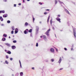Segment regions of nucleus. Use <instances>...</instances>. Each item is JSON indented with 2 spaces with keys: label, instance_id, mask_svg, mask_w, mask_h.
I'll return each instance as SVG.
<instances>
[{
  "label": "nucleus",
  "instance_id": "obj_51",
  "mask_svg": "<svg viewBox=\"0 0 76 76\" xmlns=\"http://www.w3.org/2000/svg\"><path fill=\"white\" fill-rule=\"evenodd\" d=\"M16 75H17V76H18V75H19V74L18 73H17L16 74Z\"/></svg>",
  "mask_w": 76,
  "mask_h": 76
},
{
  "label": "nucleus",
  "instance_id": "obj_8",
  "mask_svg": "<svg viewBox=\"0 0 76 76\" xmlns=\"http://www.w3.org/2000/svg\"><path fill=\"white\" fill-rule=\"evenodd\" d=\"M36 32H38V30H39V27L38 26H36Z\"/></svg>",
  "mask_w": 76,
  "mask_h": 76
},
{
  "label": "nucleus",
  "instance_id": "obj_38",
  "mask_svg": "<svg viewBox=\"0 0 76 76\" xmlns=\"http://www.w3.org/2000/svg\"><path fill=\"white\" fill-rule=\"evenodd\" d=\"M44 15H47V12H45L44 13Z\"/></svg>",
  "mask_w": 76,
  "mask_h": 76
},
{
  "label": "nucleus",
  "instance_id": "obj_53",
  "mask_svg": "<svg viewBox=\"0 0 76 76\" xmlns=\"http://www.w3.org/2000/svg\"><path fill=\"white\" fill-rule=\"evenodd\" d=\"M7 1L6 0H4V1H5V2H6V1Z\"/></svg>",
  "mask_w": 76,
  "mask_h": 76
},
{
  "label": "nucleus",
  "instance_id": "obj_41",
  "mask_svg": "<svg viewBox=\"0 0 76 76\" xmlns=\"http://www.w3.org/2000/svg\"><path fill=\"white\" fill-rule=\"evenodd\" d=\"M6 58H9V57H8V56H6Z\"/></svg>",
  "mask_w": 76,
  "mask_h": 76
},
{
  "label": "nucleus",
  "instance_id": "obj_42",
  "mask_svg": "<svg viewBox=\"0 0 76 76\" xmlns=\"http://www.w3.org/2000/svg\"><path fill=\"white\" fill-rule=\"evenodd\" d=\"M15 31H18V29L17 28H15Z\"/></svg>",
  "mask_w": 76,
  "mask_h": 76
},
{
  "label": "nucleus",
  "instance_id": "obj_57",
  "mask_svg": "<svg viewBox=\"0 0 76 76\" xmlns=\"http://www.w3.org/2000/svg\"><path fill=\"white\" fill-rule=\"evenodd\" d=\"M40 38H42V36H40Z\"/></svg>",
  "mask_w": 76,
  "mask_h": 76
},
{
  "label": "nucleus",
  "instance_id": "obj_14",
  "mask_svg": "<svg viewBox=\"0 0 76 76\" xmlns=\"http://www.w3.org/2000/svg\"><path fill=\"white\" fill-rule=\"evenodd\" d=\"M19 63L20 64V66L21 68H22V64H21V62H20V61H19Z\"/></svg>",
  "mask_w": 76,
  "mask_h": 76
},
{
  "label": "nucleus",
  "instance_id": "obj_16",
  "mask_svg": "<svg viewBox=\"0 0 76 76\" xmlns=\"http://www.w3.org/2000/svg\"><path fill=\"white\" fill-rule=\"evenodd\" d=\"M2 40L3 41H6V38L4 37L2 38Z\"/></svg>",
  "mask_w": 76,
  "mask_h": 76
},
{
  "label": "nucleus",
  "instance_id": "obj_33",
  "mask_svg": "<svg viewBox=\"0 0 76 76\" xmlns=\"http://www.w3.org/2000/svg\"><path fill=\"white\" fill-rule=\"evenodd\" d=\"M18 31L16 30H15V34H17V33H18Z\"/></svg>",
  "mask_w": 76,
  "mask_h": 76
},
{
  "label": "nucleus",
  "instance_id": "obj_13",
  "mask_svg": "<svg viewBox=\"0 0 76 76\" xmlns=\"http://www.w3.org/2000/svg\"><path fill=\"white\" fill-rule=\"evenodd\" d=\"M4 11L3 10V11H0V13H5Z\"/></svg>",
  "mask_w": 76,
  "mask_h": 76
},
{
  "label": "nucleus",
  "instance_id": "obj_39",
  "mask_svg": "<svg viewBox=\"0 0 76 76\" xmlns=\"http://www.w3.org/2000/svg\"><path fill=\"white\" fill-rule=\"evenodd\" d=\"M63 68H61L60 69H59V70H63Z\"/></svg>",
  "mask_w": 76,
  "mask_h": 76
},
{
  "label": "nucleus",
  "instance_id": "obj_50",
  "mask_svg": "<svg viewBox=\"0 0 76 76\" xmlns=\"http://www.w3.org/2000/svg\"><path fill=\"white\" fill-rule=\"evenodd\" d=\"M18 5L20 6V5H21V3H20L19 4H18Z\"/></svg>",
  "mask_w": 76,
  "mask_h": 76
},
{
  "label": "nucleus",
  "instance_id": "obj_60",
  "mask_svg": "<svg viewBox=\"0 0 76 76\" xmlns=\"http://www.w3.org/2000/svg\"><path fill=\"white\" fill-rule=\"evenodd\" d=\"M23 2H25V0H23Z\"/></svg>",
  "mask_w": 76,
  "mask_h": 76
},
{
  "label": "nucleus",
  "instance_id": "obj_22",
  "mask_svg": "<svg viewBox=\"0 0 76 76\" xmlns=\"http://www.w3.org/2000/svg\"><path fill=\"white\" fill-rule=\"evenodd\" d=\"M32 29H30L29 31V32H32Z\"/></svg>",
  "mask_w": 76,
  "mask_h": 76
},
{
  "label": "nucleus",
  "instance_id": "obj_52",
  "mask_svg": "<svg viewBox=\"0 0 76 76\" xmlns=\"http://www.w3.org/2000/svg\"><path fill=\"white\" fill-rule=\"evenodd\" d=\"M53 30H54L55 29V28H54V27H53Z\"/></svg>",
  "mask_w": 76,
  "mask_h": 76
},
{
  "label": "nucleus",
  "instance_id": "obj_55",
  "mask_svg": "<svg viewBox=\"0 0 76 76\" xmlns=\"http://www.w3.org/2000/svg\"><path fill=\"white\" fill-rule=\"evenodd\" d=\"M5 52H6V53H7V50H5Z\"/></svg>",
  "mask_w": 76,
  "mask_h": 76
},
{
  "label": "nucleus",
  "instance_id": "obj_1",
  "mask_svg": "<svg viewBox=\"0 0 76 76\" xmlns=\"http://www.w3.org/2000/svg\"><path fill=\"white\" fill-rule=\"evenodd\" d=\"M76 29L75 28H74L73 29V35L74 36V37L75 38H76Z\"/></svg>",
  "mask_w": 76,
  "mask_h": 76
},
{
  "label": "nucleus",
  "instance_id": "obj_31",
  "mask_svg": "<svg viewBox=\"0 0 76 76\" xmlns=\"http://www.w3.org/2000/svg\"><path fill=\"white\" fill-rule=\"evenodd\" d=\"M25 25H26V26H27V25H28V23L26 22V23H25Z\"/></svg>",
  "mask_w": 76,
  "mask_h": 76
},
{
  "label": "nucleus",
  "instance_id": "obj_30",
  "mask_svg": "<svg viewBox=\"0 0 76 76\" xmlns=\"http://www.w3.org/2000/svg\"><path fill=\"white\" fill-rule=\"evenodd\" d=\"M3 36L4 37H7V34L5 35V34H4Z\"/></svg>",
  "mask_w": 76,
  "mask_h": 76
},
{
  "label": "nucleus",
  "instance_id": "obj_35",
  "mask_svg": "<svg viewBox=\"0 0 76 76\" xmlns=\"http://www.w3.org/2000/svg\"><path fill=\"white\" fill-rule=\"evenodd\" d=\"M33 22H34V20H35V18H34V17H33Z\"/></svg>",
  "mask_w": 76,
  "mask_h": 76
},
{
  "label": "nucleus",
  "instance_id": "obj_19",
  "mask_svg": "<svg viewBox=\"0 0 76 76\" xmlns=\"http://www.w3.org/2000/svg\"><path fill=\"white\" fill-rule=\"evenodd\" d=\"M50 61L51 62H54V59H51Z\"/></svg>",
  "mask_w": 76,
  "mask_h": 76
},
{
  "label": "nucleus",
  "instance_id": "obj_29",
  "mask_svg": "<svg viewBox=\"0 0 76 76\" xmlns=\"http://www.w3.org/2000/svg\"><path fill=\"white\" fill-rule=\"evenodd\" d=\"M67 23L68 25H70V21H68Z\"/></svg>",
  "mask_w": 76,
  "mask_h": 76
},
{
  "label": "nucleus",
  "instance_id": "obj_63",
  "mask_svg": "<svg viewBox=\"0 0 76 76\" xmlns=\"http://www.w3.org/2000/svg\"><path fill=\"white\" fill-rule=\"evenodd\" d=\"M12 76H14V75H13V74H12Z\"/></svg>",
  "mask_w": 76,
  "mask_h": 76
},
{
  "label": "nucleus",
  "instance_id": "obj_5",
  "mask_svg": "<svg viewBox=\"0 0 76 76\" xmlns=\"http://www.w3.org/2000/svg\"><path fill=\"white\" fill-rule=\"evenodd\" d=\"M5 45L8 46V47H10V44L8 43H5Z\"/></svg>",
  "mask_w": 76,
  "mask_h": 76
},
{
  "label": "nucleus",
  "instance_id": "obj_9",
  "mask_svg": "<svg viewBox=\"0 0 76 76\" xmlns=\"http://www.w3.org/2000/svg\"><path fill=\"white\" fill-rule=\"evenodd\" d=\"M43 39H45V41H47V38H46V36L45 35H43Z\"/></svg>",
  "mask_w": 76,
  "mask_h": 76
},
{
  "label": "nucleus",
  "instance_id": "obj_34",
  "mask_svg": "<svg viewBox=\"0 0 76 76\" xmlns=\"http://www.w3.org/2000/svg\"><path fill=\"white\" fill-rule=\"evenodd\" d=\"M38 43H36V47H38Z\"/></svg>",
  "mask_w": 76,
  "mask_h": 76
},
{
  "label": "nucleus",
  "instance_id": "obj_4",
  "mask_svg": "<svg viewBox=\"0 0 76 76\" xmlns=\"http://www.w3.org/2000/svg\"><path fill=\"white\" fill-rule=\"evenodd\" d=\"M56 20H58L60 23H61V21H60L61 19L58 18H56Z\"/></svg>",
  "mask_w": 76,
  "mask_h": 76
},
{
  "label": "nucleus",
  "instance_id": "obj_24",
  "mask_svg": "<svg viewBox=\"0 0 76 76\" xmlns=\"http://www.w3.org/2000/svg\"><path fill=\"white\" fill-rule=\"evenodd\" d=\"M67 13L68 14H69V15H70V13H69V11L67 10Z\"/></svg>",
  "mask_w": 76,
  "mask_h": 76
},
{
  "label": "nucleus",
  "instance_id": "obj_54",
  "mask_svg": "<svg viewBox=\"0 0 76 76\" xmlns=\"http://www.w3.org/2000/svg\"><path fill=\"white\" fill-rule=\"evenodd\" d=\"M0 47H2V48H3V47L2 46H1V45H0Z\"/></svg>",
  "mask_w": 76,
  "mask_h": 76
},
{
  "label": "nucleus",
  "instance_id": "obj_2",
  "mask_svg": "<svg viewBox=\"0 0 76 76\" xmlns=\"http://www.w3.org/2000/svg\"><path fill=\"white\" fill-rule=\"evenodd\" d=\"M50 29L49 28L45 33L46 35L48 37H49V36H50V34H49V31H50Z\"/></svg>",
  "mask_w": 76,
  "mask_h": 76
},
{
  "label": "nucleus",
  "instance_id": "obj_32",
  "mask_svg": "<svg viewBox=\"0 0 76 76\" xmlns=\"http://www.w3.org/2000/svg\"><path fill=\"white\" fill-rule=\"evenodd\" d=\"M16 42H17L16 40H14L13 41V43H16Z\"/></svg>",
  "mask_w": 76,
  "mask_h": 76
},
{
  "label": "nucleus",
  "instance_id": "obj_18",
  "mask_svg": "<svg viewBox=\"0 0 76 76\" xmlns=\"http://www.w3.org/2000/svg\"><path fill=\"white\" fill-rule=\"evenodd\" d=\"M7 53L9 54H11V52L10 51H8V52H7Z\"/></svg>",
  "mask_w": 76,
  "mask_h": 76
},
{
  "label": "nucleus",
  "instance_id": "obj_12",
  "mask_svg": "<svg viewBox=\"0 0 76 76\" xmlns=\"http://www.w3.org/2000/svg\"><path fill=\"white\" fill-rule=\"evenodd\" d=\"M0 20H1V22H2V21H3V18H2V17L1 16L0 17Z\"/></svg>",
  "mask_w": 76,
  "mask_h": 76
},
{
  "label": "nucleus",
  "instance_id": "obj_10",
  "mask_svg": "<svg viewBox=\"0 0 76 76\" xmlns=\"http://www.w3.org/2000/svg\"><path fill=\"white\" fill-rule=\"evenodd\" d=\"M11 47L13 50H14V49L16 48V46H12Z\"/></svg>",
  "mask_w": 76,
  "mask_h": 76
},
{
  "label": "nucleus",
  "instance_id": "obj_58",
  "mask_svg": "<svg viewBox=\"0 0 76 76\" xmlns=\"http://www.w3.org/2000/svg\"><path fill=\"white\" fill-rule=\"evenodd\" d=\"M58 17H60V15H58Z\"/></svg>",
  "mask_w": 76,
  "mask_h": 76
},
{
  "label": "nucleus",
  "instance_id": "obj_61",
  "mask_svg": "<svg viewBox=\"0 0 76 76\" xmlns=\"http://www.w3.org/2000/svg\"><path fill=\"white\" fill-rule=\"evenodd\" d=\"M72 58V59H74V58Z\"/></svg>",
  "mask_w": 76,
  "mask_h": 76
},
{
  "label": "nucleus",
  "instance_id": "obj_48",
  "mask_svg": "<svg viewBox=\"0 0 76 76\" xmlns=\"http://www.w3.org/2000/svg\"><path fill=\"white\" fill-rule=\"evenodd\" d=\"M46 10L47 11H49L50 10L47 9Z\"/></svg>",
  "mask_w": 76,
  "mask_h": 76
},
{
  "label": "nucleus",
  "instance_id": "obj_25",
  "mask_svg": "<svg viewBox=\"0 0 76 76\" xmlns=\"http://www.w3.org/2000/svg\"><path fill=\"white\" fill-rule=\"evenodd\" d=\"M12 30H15V27L14 26H12Z\"/></svg>",
  "mask_w": 76,
  "mask_h": 76
},
{
  "label": "nucleus",
  "instance_id": "obj_27",
  "mask_svg": "<svg viewBox=\"0 0 76 76\" xmlns=\"http://www.w3.org/2000/svg\"><path fill=\"white\" fill-rule=\"evenodd\" d=\"M5 63L6 64H9V62H8V61H5Z\"/></svg>",
  "mask_w": 76,
  "mask_h": 76
},
{
  "label": "nucleus",
  "instance_id": "obj_59",
  "mask_svg": "<svg viewBox=\"0 0 76 76\" xmlns=\"http://www.w3.org/2000/svg\"><path fill=\"white\" fill-rule=\"evenodd\" d=\"M27 1H30V0H27Z\"/></svg>",
  "mask_w": 76,
  "mask_h": 76
},
{
  "label": "nucleus",
  "instance_id": "obj_20",
  "mask_svg": "<svg viewBox=\"0 0 76 76\" xmlns=\"http://www.w3.org/2000/svg\"><path fill=\"white\" fill-rule=\"evenodd\" d=\"M50 16H49L47 22L48 23V21H49V19H50Z\"/></svg>",
  "mask_w": 76,
  "mask_h": 76
},
{
  "label": "nucleus",
  "instance_id": "obj_43",
  "mask_svg": "<svg viewBox=\"0 0 76 76\" xmlns=\"http://www.w3.org/2000/svg\"><path fill=\"white\" fill-rule=\"evenodd\" d=\"M39 4H40L41 5H42V4L41 2H39Z\"/></svg>",
  "mask_w": 76,
  "mask_h": 76
},
{
  "label": "nucleus",
  "instance_id": "obj_23",
  "mask_svg": "<svg viewBox=\"0 0 76 76\" xmlns=\"http://www.w3.org/2000/svg\"><path fill=\"white\" fill-rule=\"evenodd\" d=\"M72 48L71 49V51H72L73 50V45H72Z\"/></svg>",
  "mask_w": 76,
  "mask_h": 76
},
{
  "label": "nucleus",
  "instance_id": "obj_7",
  "mask_svg": "<svg viewBox=\"0 0 76 76\" xmlns=\"http://www.w3.org/2000/svg\"><path fill=\"white\" fill-rule=\"evenodd\" d=\"M8 15L7 14H4L3 15V18H7V17Z\"/></svg>",
  "mask_w": 76,
  "mask_h": 76
},
{
  "label": "nucleus",
  "instance_id": "obj_15",
  "mask_svg": "<svg viewBox=\"0 0 76 76\" xmlns=\"http://www.w3.org/2000/svg\"><path fill=\"white\" fill-rule=\"evenodd\" d=\"M52 20H53V19L52 18L50 20V23L51 25H52V23H53V21H52Z\"/></svg>",
  "mask_w": 76,
  "mask_h": 76
},
{
  "label": "nucleus",
  "instance_id": "obj_49",
  "mask_svg": "<svg viewBox=\"0 0 76 76\" xmlns=\"http://www.w3.org/2000/svg\"><path fill=\"white\" fill-rule=\"evenodd\" d=\"M32 69H33V70H34V67H32L31 68Z\"/></svg>",
  "mask_w": 76,
  "mask_h": 76
},
{
  "label": "nucleus",
  "instance_id": "obj_6",
  "mask_svg": "<svg viewBox=\"0 0 76 76\" xmlns=\"http://www.w3.org/2000/svg\"><path fill=\"white\" fill-rule=\"evenodd\" d=\"M50 51L51 53H54V49L53 48H51Z\"/></svg>",
  "mask_w": 76,
  "mask_h": 76
},
{
  "label": "nucleus",
  "instance_id": "obj_3",
  "mask_svg": "<svg viewBox=\"0 0 76 76\" xmlns=\"http://www.w3.org/2000/svg\"><path fill=\"white\" fill-rule=\"evenodd\" d=\"M29 31V30H28V29H26L24 32L25 34H26L27 33H28V32Z\"/></svg>",
  "mask_w": 76,
  "mask_h": 76
},
{
  "label": "nucleus",
  "instance_id": "obj_62",
  "mask_svg": "<svg viewBox=\"0 0 76 76\" xmlns=\"http://www.w3.org/2000/svg\"><path fill=\"white\" fill-rule=\"evenodd\" d=\"M42 22H41V21H40V22H39V23H42Z\"/></svg>",
  "mask_w": 76,
  "mask_h": 76
},
{
  "label": "nucleus",
  "instance_id": "obj_26",
  "mask_svg": "<svg viewBox=\"0 0 76 76\" xmlns=\"http://www.w3.org/2000/svg\"><path fill=\"white\" fill-rule=\"evenodd\" d=\"M55 4H56L57 3V0H55Z\"/></svg>",
  "mask_w": 76,
  "mask_h": 76
},
{
  "label": "nucleus",
  "instance_id": "obj_45",
  "mask_svg": "<svg viewBox=\"0 0 76 76\" xmlns=\"http://www.w3.org/2000/svg\"><path fill=\"white\" fill-rule=\"evenodd\" d=\"M64 49L65 50V51H66V50H67V48H64Z\"/></svg>",
  "mask_w": 76,
  "mask_h": 76
},
{
  "label": "nucleus",
  "instance_id": "obj_40",
  "mask_svg": "<svg viewBox=\"0 0 76 76\" xmlns=\"http://www.w3.org/2000/svg\"><path fill=\"white\" fill-rule=\"evenodd\" d=\"M55 48L56 51L57 52L58 51V49H57L56 48Z\"/></svg>",
  "mask_w": 76,
  "mask_h": 76
},
{
  "label": "nucleus",
  "instance_id": "obj_47",
  "mask_svg": "<svg viewBox=\"0 0 76 76\" xmlns=\"http://www.w3.org/2000/svg\"><path fill=\"white\" fill-rule=\"evenodd\" d=\"M16 4H14V7H16Z\"/></svg>",
  "mask_w": 76,
  "mask_h": 76
},
{
  "label": "nucleus",
  "instance_id": "obj_46",
  "mask_svg": "<svg viewBox=\"0 0 76 76\" xmlns=\"http://www.w3.org/2000/svg\"><path fill=\"white\" fill-rule=\"evenodd\" d=\"M13 60V58H10V60Z\"/></svg>",
  "mask_w": 76,
  "mask_h": 76
},
{
  "label": "nucleus",
  "instance_id": "obj_37",
  "mask_svg": "<svg viewBox=\"0 0 76 76\" xmlns=\"http://www.w3.org/2000/svg\"><path fill=\"white\" fill-rule=\"evenodd\" d=\"M64 9L66 12H67V10H66V8H64Z\"/></svg>",
  "mask_w": 76,
  "mask_h": 76
},
{
  "label": "nucleus",
  "instance_id": "obj_56",
  "mask_svg": "<svg viewBox=\"0 0 76 76\" xmlns=\"http://www.w3.org/2000/svg\"><path fill=\"white\" fill-rule=\"evenodd\" d=\"M3 25H4V24H1V26H3Z\"/></svg>",
  "mask_w": 76,
  "mask_h": 76
},
{
  "label": "nucleus",
  "instance_id": "obj_11",
  "mask_svg": "<svg viewBox=\"0 0 76 76\" xmlns=\"http://www.w3.org/2000/svg\"><path fill=\"white\" fill-rule=\"evenodd\" d=\"M61 60H62V59H61V58L60 57V59H59V60L58 61L59 63L60 64L61 63Z\"/></svg>",
  "mask_w": 76,
  "mask_h": 76
},
{
  "label": "nucleus",
  "instance_id": "obj_28",
  "mask_svg": "<svg viewBox=\"0 0 76 76\" xmlns=\"http://www.w3.org/2000/svg\"><path fill=\"white\" fill-rule=\"evenodd\" d=\"M7 23H10V20H8L7 21Z\"/></svg>",
  "mask_w": 76,
  "mask_h": 76
},
{
  "label": "nucleus",
  "instance_id": "obj_36",
  "mask_svg": "<svg viewBox=\"0 0 76 76\" xmlns=\"http://www.w3.org/2000/svg\"><path fill=\"white\" fill-rule=\"evenodd\" d=\"M11 34H13V31H11Z\"/></svg>",
  "mask_w": 76,
  "mask_h": 76
},
{
  "label": "nucleus",
  "instance_id": "obj_64",
  "mask_svg": "<svg viewBox=\"0 0 76 76\" xmlns=\"http://www.w3.org/2000/svg\"><path fill=\"white\" fill-rule=\"evenodd\" d=\"M9 38H10V37L9 36Z\"/></svg>",
  "mask_w": 76,
  "mask_h": 76
},
{
  "label": "nucleus",
  "instance_id": "obj_17",
  "mask_svg": "<svg viewBox=\"0 0 76 76\" xmlns=\"http://www.w3.org/2000/svg\"><path fill=\"white\" fill-rule=\"evenodd\" d=\"M20 76H23V72H21L20 73Z\"/></svg>",
  "mask_w": 76,
  "mask_h": 76
},
{
  "label": "nucleus",
  "instance_id": "obj_44",
  "mask_svg": "<svg viewBox=\"0 0 76 76\" xmlns=\"http://www.w3.org/2000/svg\"><path fill=\"white\" fill-rule=\"evenodd\" d=\"M30 37H32V33L30 34Z\"/></svg>",
  "mask_w": 76,
  "mask_h": 76
},
{
  "label": "nucleus",
  "instance_id": "obj_21",
  "mask_svg": "<svg viewBox=\"0 0 76 76\" xmlns=\"http://www.w3.org/2000/svg\"><path fill=\"white\" fill-rule=\"evenodd\" d=\"M61 4H62V3H63L62 1H60L59 0H57Z\"/></svg>",
  "mask_w": 76,
  "mask_h": 76
}]
</instances>
